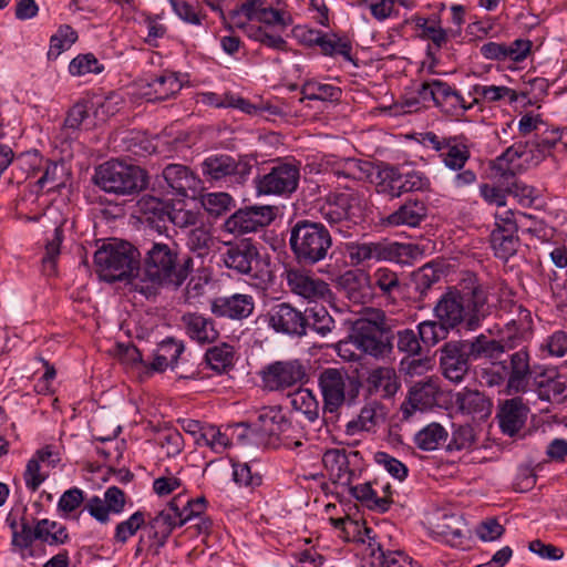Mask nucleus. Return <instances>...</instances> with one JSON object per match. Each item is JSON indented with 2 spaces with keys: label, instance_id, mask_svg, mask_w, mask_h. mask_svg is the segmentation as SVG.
<instances>
[{
  "label": "nucleus",
  "instance_id": "603ef678",
  "mask_svg": "<svg viewBox=\"0 0 567 567\" xmlns=\"http://www.w3.org/2000/svg\"><path fill=\"white\" fill-rule=\"evenodd\" d=\"M78 40L76 31L69 24L59 27L58 31L50 39L48 58L55 60L62 52L69 50Z\"/></svg>",
  "mask_w": 567,
  "mask_h": 567
},
{
  "label": "nucleus",
  "instance_id": "2eb2a0df",
  "mask_svg": "<svg viewBox=\"0 0 567 567\" xmlns=\"http://www.w3.org/2000/svg\"><path fill=\"white\" fill-rule=\"evenodd\" d=\"M262 319L277 333L292 338L306 336V313L291 303L279 302L271 306Z\"/></svg>",
  "mask_w": 567,
  "mask_h": 567
},
{
  "label": "nucleus",
  "instance_id": "8fccbe9b",
  "mask_svg": "<svg viewBox=\"0 0 567 567\" xmlns=\"http://www.w3.org/2000/svg\"><path fill=\"white\" fill-rule=\"evenodd\" d=\"M391 248H386L379 243L357 244L349 248L350 259L355 264H361L370 259L390 258Z\"/></svg>",
  "mask_w": 567,
  "mask_h": 567
},
{
  "label": "nucleus",
  "instance_id": "423d86ee",
  "mask_svg": "<svg viewBox=\"0 0 567 567\" xmlns=\"http://www.w3.org/2000/svg\"><path fill=\"white\" fill-rule=\"evenodd\" d=\"M318 385L322 396V412L338 416L341 408L353 405L361 390L358 378L350 377L344 370L327 368L318 378Z\"/></svg>",
  "mask_w": 567,
  "mask_h": 567
},
{
  "label": "nucleus",
  "instance_id": "774afa93",
  "mask_svg": "<svg viewBox=\"0 0 567 567\" xmlns=\"http://www.w3.org/2000/svg\"><path fill=\"white\" fill-rule=\"evenodd\" d=\"M373 165L371 162L361 161L357 158H348L341 171H338V175H343L347 178L363 181L372 175Z\"/></svg>",
  "mask_w": 567,
  "mask_h": 567
},
{
  "label": "nucleus",
  "instance_id": "f257e3e1",
  "mask_svg": "<svg viewBox=\"0 0 567 567\" xmlns=\"http://www.w3.org/2000/svg\"><path fill=\"white\" fill-rule=\"evenodd\" d=\"M465 341L473 361L485 359L489 362L480 371L481 382L486 386L505 384L507 394L522 393L529 389L534 370L526 348L509 354L507 359H502L505 351L512 349L508 339L504 342L480 334Z\"/></svg>",
  "mask_w": 567,
  "mask_h": 567
},
{
  "label": "nucleus",
  "instance_id": "1a4fd4ad",
  "mask_svg": "<svg viewBox=\"0 0 567 567\" xmlns=\"http://www.w3.org/2000/svg\"><path fill=\"white\" fill-rule=\"evenodd\" d=\"M221 258L228 269L248 276L257 287L265 286L271 280L269 264L261 258L257 246L250 240L229 245Z\"/></svg>",
  "mask_w": 567,
  "mask_h": 567
},
{
  "label": "nucleus",
  "instance_id": "de8ad7c7",
  "mask_svg": "<svg viewBox=\"0 0 567 567\" xmlns=\"http://www.w3.org/2000/svg\"><path fill=\"white\" fill-rule=\"evenodd\" d=\"M137 210L152 223L164 221L169 214L167 203L152 195H143L136 204Z\"/></svg>",
  "mask_w": 567,
  "mask_h": 567
},
{
  "label": "nucleus",
  "instance_id": "49530a36",
  "mask_svg": "<svg viewBox=\"0 0 567 567\" xmlns=\"http://www.w3.org/2000/svg\"><path fill=\"white\" fill-rule=\"evenodd\" d=\"M147 514L143 511L133 513L127 519L120 522L115 526L114 544L124 545L127 540L135 536L136 533L145 525Z\"/></svg>",
  "mask_w": 567,
  "mask_h": 567
},
{
  "label": "nucleus",
  "instance_id": "4d7b16f0",
  "mask_svg": "<svg viewBox=\"0 0 567 567\" xmlns=\"http://www.w3.org/2000/svg\"><path fill=\"white\" fill-rule=\"evenodd\" d=\"M202 204L205 210L214 217L228 213L235 205L233 197L224 192L204 195Z\"/></svg>",
  "mask_w": 567,
  "mask_h": 567
},
{
  "label": "nucleus",
  "instance_id": "9d476101",
  "mask_svg": "<svg viewBox=\"0 0 567 567\" xmlns=\"http://www.w3.org/2000/svg\"><path fill=\"white\" fill-rule=\"evenodd\" d=\"M202 174L205 179L219 187L235 188L243 186L250 173L252 166L241 159H237L227 154H213L207 156L200 164Z\"/></svg>",
  "mask_w": 567,
  "mask_h": 567
},
{
  "label": "nucleus",
  "instance_id": "72a5a7b5",
  "mask_svg": "<svg viewBox=\"0 0 567 567\" xmlns=\"http://www.w3.org/2000/svg\"><path fill=\"white\" fill-rule=\"evenodd\" d=\"M351 495L360 502L367 503L372 509L379 512H386L392 504V498L389 495H379L377 488L371 483H363L359 485L348 486Z\"/></svg>",
  "mask_w": 567,
  "mask_h": 567
},
{
  "label": "nucleus",
  "instance_id": "39448f33",
  "mask_svg": "<svg viewBox=\"0 0 567 567\" xmlns=\"http://www.w3.org/2000/svg\"><path fill=\"white\" fill-rule=\"evenodd\" d=\"M94 262L100 277L107 282L133 279L140 272L141 254L127 241H115L97 249Z\"/></svg>",
  "mask_w": 567,
  "mask_h": 567
},
{
  "label": "nucleus",
  "instance_id": "bf43d9fd",
  "mask_svg": "<svg viewBox=\"0 0 567 567\" xmlns=\"http://www.w3.org/2000/svg\"><path fill=\"white\" fill-rule=\"evenodd\" d=\"M156 442L169 457L178 455L184 447L183 435L174 427L166 426L158 430Z\"/></svg>",
  "mask_w": 567,
  "mask_h": 567
},
{
  "label": "nucleus",
  "instance_id": "3c124183",
  "mask_svg": "<svg viewBox=\"0 0 567 567\" xmlns=\"http://www.w3.org/2000/svg\"><path fill=\"white\" fill-rule=\"evenodd\" d=\"M291 404L295 410L303 413L306 417L311 422L316 421L319 417V402L313 392L309 389H298L291 395Z\"/></svg>",
  "mask_w": 567,
  "mask_h": 567
},
{
  "label": "nucleus",
  "instance_id": "5fc2aeb1",
  "mask_svg": "<svg viewBox=\"0 0 567 567\" xmlns=\"http://www.w3.org/2000/svg\"><path fill=\"white\" fill-rule=\"evenodd\" d=\"M234 348L227 343H221L209 348L205 354L207 364L216 372H224L233 365Z\"/></svg>",
  "mask_w": 567,
  "mask_h": 567
},
{
  "label": "nucleus",
  "instance_id": "6ab92c4d",
  "mask_svg": "<svg viewBox=\"0 0 567 567\" xmlns=\"http://www.w3.org/2000/svg\"><path fill=\"white\" fill-rule=\"evenodd\" d=\"M441 394L439 380L436 378H426L415 382L409 390L406 400L401 405V412L405 420L420 410L425 411L437 404V398Z\"/></svg>",
  "mask_w": 567,
  "mask_h": 567
},
{
  "label": "nucleus",
  "instance_id": "680f3d73",
  "mask_svg": "<svg viewBox=\"0 0 567 567\" xmlns=\"http://www.w3.org/2000/svg\"><path fill=\"white\" fill-rule=\"evenodd\" d=\"M103 70V64L92 53L79 54L69 64V72L73 76H83L90 73L99 74Z\"/></svg>",
  "mask_w": 567,
  "mask_h": 567
},
{
  "label": "nucleus",
  "instance_id": "412c9836",
  "mask_svg": "<svg viewBox=\"0 0 567 567\" xmlns=\"http://www.w3.org/2000/svg\"><path fill=\"white\" fill-rule=\"evenodd\" d=\"M255 309L254 297L246 293L217 297L210 302L212 313L233 320L248 318Z\"/></svg>",
  "mask_w": 567,
  "mask_h": 567
},
{
  "label": "nucleus",
  "instance_id": "6e6552de",
  "mask_svg": "<svg viewBox=\"0 0 567 567\" xmlns=\"http://www.w3.org/2000/svg\"><path fill=\"white\" fill-rule=\"evenodd\" d=\"M94 182L106 193L125 196L144 189L147 185V175L138 166L111 161L97 167Z\"/></svg>",
  "mask_w": 567,
  "mask_h": 567
},
{
  "label": "nucleus",
  "instance_id": "6e6d98bb",
  "mask_svg": "<svg viewBox=\"0 0 567 567\" xmlns=\"http://www.w3.org/2000/svg\"><path fill=\"white\" fill-rule=\"evenodd\" d=\"M457 137L454 136L444 153H441V158L444 165L452 171H461L471 157L468 147L465 144L458 143Z\"/></svg>",
  "mask_w": 567,
  "mask_h": 567
},
{
  "label": "nucleus",
  "instance_id": "a18cd8bd",
  "mask_svg": "<svg viewBox=\"0 0 567 567\" xmlns=\"http://www.w3.org/2000/svg\"><path fill=\"white\" fill-rule=\"evenodd\" d=\"M402 176L403 173L398 167L384 165L379 172L380 182L378 183V190L391 198L400 197L402 195Z\"/></svg>",
  "mask_w": 567,
  "mask_h": 567
},
{
  "label": "nucleus",
  "instance_id": "58836bf2",
  "mask_svg": "<svg viewBox=\"0 0 567 567\" xmlns=\"http://www.w3.org/2000/svg\"><path fill=\"white\" fill-rule=\"evenodd\" d=\"M453 86L449 83L439 80L431 79L424 81L417 90L419 96L423 101H433L435 106L441 111L443 110V103L447 102L449 95L452 92Z\"/></svg>",
  "mask_w": 567,
  "mask_h": 567
},
{
  "label": "nucleus",
  "instance_id": "f3484780",
  "mask_svg": "<svg viewBox=\"0 0 567 567\" xmlns=\"http://www.w3.org/2000/svg\"><path fill=\"white\" fill-rule=\"evenodd\" d=\"M472 357L465 340L449 341L440 350V367L443 375L461 383L470 371Z\"/></svg>",
  "mask_w": 567,
  "mask_h": 567
},
{
  "label": "nucleus",
  "instance_id": "0e129e2a",
  "mask_svg": "<svg viewBox=\"0 0 567 567\" xmlns=\"http://www.w3.org/2000/svg\"><path fill=\"white\" fill-rule=\"evenodd\" d=\"M198 446H208L216 453L224 452L229 445L230 441L228 436L223 433L215 425L208 424L205 426L202 439H197Z\"/></svg>",
  "mask_w": 567,
  "mask_h": 567
},
{
  "label": "nucleus",
  "instance_id": "a211bd4d",
  "mask_svg": "<svg viewBox=\"0 0 567 567\" xmlns=\"http://www.w3.org/2000/svg\"><path fill=\"white\" fill-rule=\"evenodd\" d=\"M306 377V368L299 360L276 361L261 371L262 382L270 391L291 388Z\"/></svg>",
  "mask_w": 567,
  "mask_h": 567
},
{
  "label": "nucleus",
  "instance_id": "09e8293b",
  "mask_svg": "<svg viewBox=\"0 0 567 567\" xmlns=\"http://www.w3.org/2000/svg\"><path fill=\"white\" fill-rule=\"evenodd\" d=\"M319 39L318 47L324 55L333 56L340 54L347 61H352V44L347 38L324 32L323 37Z\"/></svg>",
  "mask_w": 567,
  "mask_h": 567
},
{
  "label": "nucleus",
  "instance_id": "0eeeda50",
  "mask_svg": "<svg viewBox=\"0 0 567 567\" xmlns=\"http://www.w3.org/2000/svg\"><path fill=\"white\" fill-rule=\"evenodd\" d=\"M393 340L394 334L383 311L375 310L370 318L355 321L354 349L375 359H382L392 352Z\"/></svg>",
  "mask_w": 567,
  "mask_h": 567
},
{
  "label": "nucleus",
  "instance_id": "f704fd0d",
  "mask_svg": "<svg viewBox=\"0 0 567 567\" xmlns=\"http://www.w3.org/2000/svg\"><path fill=\"white\" fill-rule=\"evenodd\" d=\"M21 529L12 532V545L19 547L20 549H27L31 547L34 539L45 538L47 532H44L45 526H52L48 523V519H40L37 522L34 528L31 527L29 520L24 517L21 518Z\"/></svg>",
  "mask_w": 567,
  "mask_h": 567
},
{
  "label": "nucleus",
  "instance_id": "7ed1b4c3",
  "mask_svg": "<svg viewBox=\"0 0 567 567\" xmlns=\"http://www.w3.org/2000/svg\"><path fill=\"white\" fill-rule=\"evenodd\" d=\"M461 287L440 298L434 315L449 330L460 324H464L466 330H475L487 315V292L475 276L464 279Z\"/></svg>",
  "mask_w": 567,
  "mask_h": 567
},
{
  "label": "nucleus",
  "instance_id": "f03ea898",
  "mask_svg": "<svg viewBox=\"0 0 567 567\" xmlns=\"http://www.w3.org/2000/svg\"><path fill=\"white\" fill-rule=\"evenodd\" d=\"M141 265L131 284L136 291L151 298L161 287H181L193 269V259L182 258L174 241H152L145 248Z\"/></svg>",
  "mask_w": 567,
  "mask_h": 567
},
{
  "label": "nucleus",
  "instance_id": "b1692460",
  "mask_svg": "<svg viewBox=\"0 0 567 567\" xmlns=\"http://www.w3.org/2000/svg\"><path fill=\"white\" fill-rule=\"evenodd\" d=\"M427 216V205L422 199H408L396 210L382 219L391 227H417Z\"/></svg>",
  "mask_w": 567,
  "mask_h": 567
},
{
  "label": "nucleus",
  "instance_id": "4468645a",
  "mask_svg": "<svg viewBox=\"0 0 567 567\" xmlns=\"http://www.w3.org/2000/svg\"><path fill=\"white\" fill-rule=\"evenodd\" d=\"M250 426L267 444L284 443L290 445L288 431L291 429L290 421L282 413L280 408L265 406L250 421Z\"/></svg>",
  "mask_w": 567,
  "mask_h": 567
},
{
  "label": "nucleus",
  "instance_id": "5701e85b",
  "mask_svg": "<svg viewBox=\"0 0 567 567\" xmlns=\"http://www.w3.org/2000/svg\"><path fill=\"white\" fill-rule=\"evenodd\" d=\"M181 323L186 336L197 343H212L219 337L215 321L202 313L186 312L181 317Z\"/></svg>",
  "mask_w": 567,
  "mask_h": 567
},
{
  "label": "nucleus",
  "instance_id": "052dcab7",
  "mask_svg": "<svg viewBox=\"0 0 567 567\" xmlns=\"http://www.w3.org/2000/svg\"><path fill=\"white\" fill-rule=\"evenodd\" d=\"M63 228L62 226L55 227L52 238H50L45 245V255L42 258L43 272L51 276L55 270V260L60 255V246L63 241Z\"/></svg>",
  "mask_w": 567,
  "mask_h": 567
},
{
  "label": "nucleus",
  "instance_id": "79ce46f5",
  "mask_svg": "<svg viewBox=\"0 0 567 567\" xmlns=\"http://www.w3.org/2000/svg\"><path fill=\"white\" fill-rule=\"evenodd\" d=\"M183 498H173L168 505L162 509L157 515L154 517H151L147 515V518L161 526L162 528H165L167 533L171 535L174 528L183 526V519H181L179 509L181 506L185 504Z\"/></svg>",
  "mask_w": 567,
  "mask_h": 567
},
{
  "label": "nucleus",
  "instance_id": "e433bc0d",
  "mask_svg": "<svg viewBox=\"0 0 567 567\" xmlns=\"http://www.w3.org/2000/svg\"><path fill=\"white\" fill-rule=\"evenodd\" d=\"M447 437V431L440 423L433 422L415 434L414 443L422 451H434L446 442Z\"/></svg>",
  "mask_w": 567,
  "mask_h": 567
},
{
  "label": "nucleus",
  "instance_id": "c756f323",
  "mask_svg": "<svg viewBox=\"0 0 567 567\" xmlns=\"http://www.w3.org/2000/svg\"><path fill=\"white\" fill-rule=\"evenodd\" d=\"M163 177L168 187L182 196H187L188 190L197 188L198 179L187 166L181 164L167 165L163 171Z\"/></svg>",
  "mask_w": 567,
  "mask_h": 567
},
{
  "label": "nucleus",
  "instance_id": "13d9d810",
  "mask_svg": "<svg viewBox=\"0 0 567 567\" xmlns=\"http://www.w3.org/2000/svg\"><path fill=\"white\" fill-rule=\"evenodd\" d=\"M233 477L238 485L251 488L260 486L262 483L261 474L251 463L234 462Z\"/></svg>",
  "mask_w": 567,
  "mask_h": 567
},
{
  "label": "nucleus",
  "instance_id": "ddd939ff",
  "mask_svg": "<svg viewBox=\"0 0 567 567\" xmlns=\"http://www.w3.org/2000/svg\"><path fill=\"white\" fill-rule=\"evenodd\" d=\"M300 169L295 163L278 162L256 181L258 194L287 196L299 185Z\"/></svg>",
  "mask_w": 567,
  "mask_h": 567
},
{
  "label": "nucleus",
  "instance_id": "dca6fc26",
  "mask_svg": "<svg viewBox=\"0 0 567 567\" xmlns=\"http://www.w3.org/2000/svg\"><path fill=\"white\" fill-rule=\"evenodd\" d=\"M275 217L272 206H246L226 219L224 230L235 236L256 233L268 226Z\"/></svg>",
  "mask_w": 567,
  "mask_h": 567
},
{
  "label": "nucleus",
  "instance_id": "c9c22d12",
  "mask_svg": "<svg viewBox=\"0 0 567 567\" xmlns=\"http://www.w3.org/2000/svg\"><path fill=\"white\" fill-rule=\"evenodd\" d=\"M533 329V319L529 310L518 307V313L516 319H512L505 326V332L508 337L509 347L514 348L517 341L525 340Z\"/></svg>",
  "mask_w": 567,
  "mask_h": 567
},
{
  "label": "nucleus",
  "instance_id": "4c0bfd02",
  "mask_svg": "<svg viewBox=\"0 0 567 567\" xmlns=\"http://www.w3.org/2000/svg\"><path fill=\"white\" fill-rule=\"evenodd\" d=\"M214 244V237L204 224H199L187 231L186 246L198 257L207 256Z\"/></svg>",
  "mask_w": 567,
  "mask_h": 567
},
{
  "label": "nucleus",
  "instance_id": "69168bd1",
  "mask_svg": "<svg viewBox=\"0 0 567 567\" xmlns=\"http://www.w3.org/2000/svg\"><path fill=\"white\" fill-rule=\"evenodd\" d=\"M143 528L146 534L145 539L147 549L152 551L153 555H158L161 549L166 545L171 535L165 528L152 523L148 518H146Z\"/></svg>",
  "mask_w": 567,
  "mask_h": 567
},
{
  "label": "nucleus",
  "instance_id": "9b49d317",
  "mask_svg": "<svg viewBox=\"0 0 567 567\" xmlns=\"http://www.w3.org/2000/svg\"><path fill=\"white\" fill-rule=\"evenodd\" d=\"M364 196L359 192L330 193L319 208L320 216L329 226L346 234L348 224L365 209Z\"/></svg>",
  "mask_w": 567,
  "mask_h": 567
},
{
  "label": "nucleus",
  "instance_id": "a19ab883",
  "mask_svg": "<svg viewBox=\"0 0 567 567\" xmlns=\"http://www.w3.org/2000/svg\"><path fill=\"white\" fill-rule=\"evenodd\" d=\"M371 287L379 289L383 297L394 299L401 290L399 275L389 268H378L371 277Z\"/></svg>",
  "mask_w": 567,
  "mask_h": 567
},
{
  "label": "nucleus",
  "instance_id": "e2e57ef3",
  "mask_svg": "<svg viewBox=\"0 0 567 567\" xmlns=\"http://www.w3.org/2000/svg\"><path fill=\"white\" fill-rule=\"evenodd\" d=\"M449 329L442 322L426 320L417 326V333L421 341L430 347L447 337Z\"/></svg>",
  "mask_w": 567,
  "mask_h": 567
},
{
  "label": "nucleus",
  "instance_id": "20e7f679",
  "mask_svg": "<svg viewBox=\"0 0 567 567\" xmlns=\"http://www.w3.org/2000/svg\"><path fill=\"white\" fill-rule=\"evenodd\" d=\"M289 246L299 264L312 266L327 258L332 237L322 223L299 219L290 228Z\"/></svg>",
  "mask_w": 567,
  "mask_h": 567
},
{
  "label": "nucleus",
  "instance_id": "37998d69",
  "mask_svg": "<svg viewBox=\"0 0 567 567\" xmlns=\"http://www.w3.org/2000/svg\"><path fill=\"white\" fill-rule=\"evenodd\" d=\"M439 533L452 545H461L465 538L466 525L458 515L444 514L436 525Z\"/></svg>",
  "mask_w": 567,
  "mask_h": 567
},
{
  "label": "nucleus",
  "instance_id": "7c9ffc66",
  "mask_svg": "<svg viewBox=\"0 0 567 567\" xmlns=\"http://www.w3.org/2000/svg\"><path fill=\"white\" fill-rule=\"evenodd\" d=\"M148 91L144 92V95L150 101H164L182 89V83L177 78L176 73L164 71L159 75H156L147 83Z\"/></svg>",
  "mask_w": 567,
  "mask_h": 567
},
{
  "label": "nucleus",
  "instance_id": "bb28decb",
  "mask_svg": "<svg viewBox=\"0 0 567 567\" xmlns=\"http://www.w3.org/2000/svg\"><path fill=\"white\" fill-rule=\"evenodd\" d=\"M367 385L371 394L391 398L398 392L400 382L393 368L379 367L369 372Z\"/></svg>",
  "mask_w": 567,
  "mask_h": 567
},
{
  "label": "nucleus",
  "instance_id": "c85d7f7f",
  "mask_svg": "<svg viewBox=\"0 0 567 567\" xmlns=\"http://www.w3.org/2000/svg\"><path fill=\"white\" fill-rule=\"evenodd\" d=\"M184 350L183 342L167 338L157 346L147 367L155 372H163L167 368L174 369Z\"/></svg>",
  "mask_w": 567,
  "mask_h": 567
},
{
  "label": "nucleus",
  "instance_id": "338daca9",
  "mask_svg": "<svg viewBox=\"0 0 567 567\" xmlns=\"http://www.w3.org/2000/svg\"><path fill=\"white\" fill-rule=\"evenodd\" d=\"M379 555L377 560L380 567H420L410 556L401 550H384L382 545H378Z\"/></svg>",
  "mask_w": 567,
  "mask_h": 567
},
{
  "label": "nucleus",
  "instance_id": "cd10ccee",
  "mask_svg": "<svg viewBox=\"0 0 567 567\" xmlns=\"http://www.w3.org/2000/svg\"><path fill=\"white\" fill-rule=\"evenodd\" d=\"M384 421L383 406L378 402H371L365 404L357 419L351 420L346 425V433L348 435H354L359 432H374Z\"/></svg>",
  "mask_w": 567,
  "mask_h": 567
},
{
  "label": "nucleus",
  "instance_id": "864d4df0",
  "mask_svg": "<svg viewBox=\"0 0 567 567\" xmlns=\"http://www.w3.org/2000/svg\"><path fill=\"white\" fill-rule=\"evenodd\" d=\"M302 99L319 101H337L341 95V90L331 84H323L309 80L301 87Z\"/></svg>",
  "mask_w": 567,
  "mask_h": 567
},
{
  "label": "nucleus",
  "instance_id": "2f4dec72",
  "mask_svg": "<svg viewBox=\"0 0 567 567\" xmlns=\"http://www.w3.org/2000/svg\"><path fill=\"white\" fill-rule=\"evenodd\" d=\"M27 159L32 166H40L42 162L45 163L43 175L38 179L37 184L40 188L48 187V192L59 188L64 184V166L48 159H43L37 153L28 155Z\"/></svg>",
  "mask_w": 567,
  "mask_h": 567
},
{
  "label": "nucleus",
  "instance_id": "aec40b11",
  "mask_svg": "<svg viewBox=\"0 0 567 567\" xmlns=\"http://www.w3.org/2000/svg\"><path fill=\"white\" fill-rule=\"evenodd\" d=\"M285 275L287 285L295 295L315 302L330 297L329 285L322 279L295 268L287 269Z\"/></svg>",
  "mask_w": 567,
  "mask_h": 567
},
{
  "label": "nucleus",
  "instance_id": "473e14b6",
  "mask_svg": "<svg viewBox=\"0 0 567 567\" xmlns=\"http://www.w3.org/2000/svg\"><path fill=\"white\" fill-rule=\"evenodd\" d=\"M456 405L462 413L487 415L491 409L489 400L477 390L464 389L456 394Z\"/></svg>",
  "mask_w": 567,
  "mask_h": 567
},
{
  "label": "nucleus",
  "instance_id": "393cba45",
  "mask_svg": "<svg viewBox=\"0 0 567 567\" xmlns=\"http://www.w3.org/2000/svg\"><path fill=\"white\" fill-rule=\"evenodd\" d=\"M529 148V143H515L507 147L506 151L495 158L492 169L499 179H513L520 169V164L517 161L526 156Z\"/></svg>",
  "mask_w": 567,
  "mask_h": 567
},
{
  "label": "nucleus",
  "instance_id": "f8f14e48",
  "mask_svg": "<svg viewBox=\"0 0 567 567\" xmlns=\"http://www.w3.org/2000/svg\"><path fill=\"white\" fill-rule=\"evenodd\" d=\"M322 463L334 481L342 486H350L364 467V460L359 451L339 449L326 451Z\"/></svg>",
  "mask_w": 567,
  "mask_h": 567
},
{
  "label": "nucleus",
  "instance_id": "4be33fe9",
  "mask_svg": "<svg viewBox=\"0 0 567 567\" xmlns=\"http://www.w3.org/2000/svg\"><path fill=\"white\" fill-rule=\"evenodd\" d=\"M126 503L125 493L117 486L109 487L104 498L94 496L85 504V509L97 522L105 524L110 520V514H121Z\"/></svg>",
  "mask_w": 567,
  "mask_h": 567
},
{
  "label": "nucleus",
  "instance_id": "c03bdc74",
  "mask_svg": "<svg viewBox=\"0 0 567 567\" xmlns=\"http://www.w3.org/2000/svg\"><path fill=\"white\" fill-rule=\"evenodd\" d=\"M491 245L497 258L507 260L514 256L519 246V238L516 233H505L494 229L491 234Z\"/></svg>",
  "mask_w": 567,
  "mask_h": 567
},
{
  "label": "nucleus",
  "instance_id": "ea45409f",
  "mask_svg": "<svg viewBox=\"0 0 567 567\" xmlns=\"http://www.w3.org/2000/svg\"><path fill=\"white\" fill-rule=\"evenodd\" d=\"M303 313H306L307 321L306 333L308 329H312L320 336L326 337L334 329V320L324 307L316 305L306 309Z\"/></svg>",
  "mask_w": 567,
  "mask_h": 567
},
{
  "label": "nucleus",
  "instance_id": "a878e982",
  "mask_svg": "<svg viewBox=\"0 0 567 567\" xmlns=\"http://www.w3.org/2000/svg\"><path fill=\"white\" fill-rule=\"evenodd\" d=\"M528 408L520 398L505 401L498 413L499 426L504 434L514 436L524 426Z\"/></svg>",
  "mask_w": 567,
  "mask_h": 567
}]
</instances>
